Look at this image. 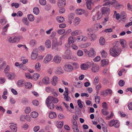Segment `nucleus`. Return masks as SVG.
<instances>
[{
  "label": "nucleus",
  "mask_w": 132,
  "mask_h": 132,
  "mask_svg": "<svg viewBox=\"0 0 132 132\" xmlns=\"http://www.w3.org/2000/svg\"><path fill=\"white\" fill-rule=\"evenodd\" d=\"M110 10L109 8L106 7H103L101 9V11L102 13L99 11H98L96 13V15H97V20H99L101 18L103 15H108L109 13Z\"/></svg>",
  "instance_id": "f257e3e1"
},
{
  "label": "nucleus",
  "mask_w": 132,
  "mask_h": 132,
  "mask_svg": "<svg viewBox=\"0 0 132 132\" xmlns=\"http://www.w3.org/2000/svg\"><path fill=\"white\" fill-rule=\"evenodd\" d=\"M121 49L116 46L111 48L110 50V54L114 57L118 55L121 53Z\"/></svg>",
  "instance_id": "f03ea898"
},
{
  "label": "nucleus",
  "mask_w": 132,
  "mask_h": 132,
  "mask_svg": "<svg viewBox=\"0 0 132 132\" xmlns=\"http://www.w3.org/2000/svg\"><path fill=\"white\" fill-rule=\"evenodd\" d=\"M114 125L115 127L118 128L119 126V123L118 120H112L109 122V126L112 127Z\"/></svg>",
  "instance_id": "7ed1b4c3"
},
{
  "label": "nucleus",
  "mask_w": 132,
  "mask_h": 132,
  "mask_svg": "<svg viewBox=\"0 0 132 132\" xmlns=\"http://www.w3.org/2000/svg\"><path fill=\"white\" fill-rule=\"evenodd\" d=\"M52 101L53 103H57L59 100L57 98L54 97L53 96H49L46 99V102L48 103V102H51Z\"/></svg>",
  "instance_id": "20e7f679"
},
{
  "label": "nucleus",
  "mask_w": 132,
  "mask_h": 132,
  "mask_svg": "<svg viewBox=\"0 0 132 132\" xmlns=\"http://www.w3.org/2000/svg\"><path fill=\"white\" fill-rule=\"evenodd\" d=\"M93 64L92 62H87L86 63H83L81 64L80 67L82 70H87L90 68Z\"/></svg>",
  "instance_id": "39448f33"
},
{
  "label": "nucleus",
  "mask_w": 132,
  "mask_h": 132,
  "mask_svg": "<svg viewBox=\"0 0 132 132\" xmlns=\"http://www.w3.org/2000/svg\"><path fill=\"white\" fill-rule=\"evenodd\" d=\"M53 56L50 54H48L45 56L44 59V62L47 64L50 62L52 59Z\"/></svg>",
  "instance_id": "423d86ee"
},
{
  "label": "nucleus",
  "mask_w": 132,
  "mask_h": 132,
  "mask_svg": "<svg viewBox=\"0 0 132 132\" xmlns=\"http://www.w3.org/2000/svg\"><path fill=\"white\" fill-rule=\"evenodd\" d=\"M64 68V70L67 72H71L73 70V67L70 64L65 65Z\"/></svg>",
  "instance_id": "0eeeda50"
},
{
  "label": "nucleus",
  "mask_w": 132,
  "mask_h": 132,
  "mask_svg": "<svg viewBox=\"0 0 132 132\" xmlns=\"http://www.w3.org/2000/svg\"><path fill=\"white\" fill-rule=\"evenodd\" d=\"M66 4V1L65 0H59L57 5L59 8L63 7Z\"/></svg>",
  "instance_id": "6e6552de"
},
{
  "label": "nucleus",
  "mask_w": 132,
  "mask_h": 132,
  "mask_svg": "<svg viewBox=\"0 0 132 132\" xmlns=\"http://www.w3.org/2000/svg\"><path fill=\"white\" fill-rule=\"evenodd\" d=\"M53 60L55 63L59 64L61 60V57L58 55H56L54 57Z\"/></svg>",
  "instance_id": "1a4fd4ad"
},
{
  "label": "nucleus",
  "mask_w": 132,
  "mask_h": 132,
  "mask_svg": "<svg viewBox=\"0 0 132 132\" xmlns=\"http://www.w3.org/2000/svg\"><path fill=\"white\" fill-rule=\"evenodd\" d=\"M99 67L98 65L95 64H93L92 68V70L94 72H96L99 71Z\"/></svg>",
  "instance_id": "9d476101"
},
{
  "label": "nucleus",
  "mask_w": 132,
  "mask_h": 132,
  "mask_svg": "<svg viewBox=\"0 0 132 132\" xmlns=\"http://www.w3.org/2000/svg\"><path fill=\"white\" fill-rule=\"evenodd\" d=\"M88 56L90 57H94L95 55V52L93 48H92L90 49V51L88 52Z\"/></svg>",
  "instance_id": "9b49d317"
},
{
  "label": "nucleus",
  "mask_w": 132,
  "mask_h": 132,
  "mask_svg": "<svg viewBox=\"0 0 132 132\" xmlns=\"http://www.w3.org/2000/svg\"><path fill=\"white\" fill-rule=\"evenodd\" d=\"M74 17V14L71 13L68 16V22L70 24L72 23V21L73 20Z\"/></svg>",
  "instance_id": "f8f14e48"
},
{
  "label": "nucleus",
  "mask_w": 132,
  "mask_h": 132,
  "mask_svg": "<svg viewBox=\"0 0 132 132\" xmlns=\"http://www.w3.org/2000/svg\"><path fill=\"white\" fill-rule=\"evenodd\" d=\"M55 72L57 74H61L63 73V71L61 67H59L56 69Z\"/></svg>",
  "instance_id": "ddd939ff"
},
{
  "label": "nucleus",
  "mask_w": 132,
  "mask_h": 132,
  "mask_svg": "<svg viewBox=\"0 0 132 132\" xmlns=\"http://www.w3.org/2000/svg\"><path fill=\"white\" fill-rule=\"evenodd\" d=\"M19 39L18 37H11L9 39V41L11 43H14L19 41Z\"/></svg>",
  "instance_id": "4468645a"
},
{
  "label": "nucleus",
  "mask_w": 132,
  "mask_h": 132,
  "mask_svg": "<svg viewBox=\"0 0 132 132\" xmlns=\"http://www.w3.org/2000/svg\"><path fill=\"white\" fill-rule=\"evenodd\" d=\"M49 117L51 119L56 118L57 117L56 114L55 112H50L49 113Z\"/></svg>",
  "instance_id": "2eb2a0df"
},
{
  "label": "nucleus",
  "mask_w": 132,
  "mask_h": 132,
  "mask_svg": "<svg viewBox=\"0 0 132 132\" xmlns=\"http://www.w3.org/2000/svg\"><path fill=\"white\" fill-rule=\"evenodd\" d=\"M6 76L9 79H13L15 76L14 73H12L10 74L8 72L5 73Z\"/></svg>",
  "instance_id": "dca6fc26"
},
{
  "label": "nucleus",
  "mask_w": 132,
  "mask_h": 132,
  "mask_svg": "<svg viewBox=\"0 0 132 132\" xmlns=\"http://www.w3.org/2000/svg\"><path fill=\"white\" fill-rule=\"evenodd\" d=\"M10 127L11 130L12 132H16L17 130L16 124L10 125Z\"/></svg>",
  "instance_id": "f3484780"
},
{
  "label": "nucleus",
  "mask_w": 132,
  "mask_h": 132,
  "mask_svg": "<svg viewBox=\"0 0 132 132\" xmlns=\"http://www.w3.org/2000/svg\"><path fill=\"white\" fill-rule=\"evenodd\" d=\"M42 82L43 83L46 85H48L50 83V79L47 77H45L43 78L42 80Z\"/></svg>",
  "instance_id": "a211bd4d"
},
{
  "label": "nucleus",
  "mask_w": 132,
  "mask_h": 132,
  "mask_svg": "<svg viewBox=\"0 0 132 132\" xmlns=\"http://www.w3.org/2000/svg\"><path fill=\"white\" fill-rule=\"evenodd\" d=\"M37 51H33L31 55V58L32 59L35 60L37 58Z\"/></svg>",
  "instance_id": "6ab92c4d"
},
{
  "label": "nucleus",
  "mask_w": 132,
  "mask_h": 132,
  "mask_svg": "<svg viewBox=\"0 0 132 132\" xmlns=\"http://www.w3.org/2000/svg\"><path fill=\"white\" fill-rule=\"evenodd\" d=\"M53 78V79L51 81L52 84L53 86H55L57 84V81L58 80V78L57 76H54Z\"/></svg>",
  "instance_id": "aec40b11"
},
{
  "label": "nucleus",
  "mask_w": 132,
  "mask_h": 132,
  "mask_svg": "<svg viewBox=\"0 0 132 132\" xmlns=\"http://www.w3.org/2000/svg\"><path fill=\"white\" fill-rule=\"evenodd\" d=\"M92 0H85L87 8L89 10H91V9L90 5L92 3Z\"/></svg>",
  "instance_id": "412c9836"
},
{
  "label": "nucleus",
  "mask_w": 132,
  "mask_h": 132,
  "mask_svg": "<svg viewBox=\"0 0 132 132\" xmlns=\"http://www.w3.org/2000/svg\"><path fill=\"white\" fill-rule=\"evenodd\" d=\"M76 38L75 37L73 36L70 37L68 39V43L69 44L73 43L75 42Z\"/></svg>",
  "instance_id": "4be33fe9"
},
{
  "label": "nucleus",
  "mask_w": 132,
  "mask_h": 132,
  "mask_svg": "<svg viewBox=\"0 0 132 132\" xmlns=\"http://www.w3.org/2000/svg\"><path fill=\"white\" fill-rule=\"evenodd\" d=\"M46 104L47 106L51 109H53L54 108V105L53 103L51 102H46Z\"/></svg>",
  "instance_id": "5701e85b"
},
{
  "label": "nucleus",
  "mask_w": 132,
  "mask_h": 132,
  "mask_svg": "<svg viewBox=\"0 0 132 132\" xmlns=\"http://www.w3.org/2000/svg\"><path fill=\"white\" fill-rule=\"evenodd\" d=\"M56 19L57 22L59 23L63 22L64 20V17L62 16H58Z\"/></svg>",
  "instance_id": "b1692460"
},
{
  "label": "nucleus",
  "mask_w": 132,
  "mask_h": 132,
  "mask_svg": "<svg viewBox=\"0 0 132 132\" xmlns=\"http://www.w3.org/2000/svg\"><path fill=\"white\" fill-rule=\"evenodd\" d=\"M99 42L101 46H103L105 45V40L102 37L100 38Z\"/></svg>",
  "instance_id": "393cba45"
},
{
  "label": "nucleus",
  "mask_w": 132,
  "mask_h": 132,
  "mask_svg": "<svg viewBox=\"0 0 132 132\" xmlns=\"http://www.w3.org/2000/svg\"><path fill=\"white\" fill-rule=\"evenodd\" d=\"M27 118H29V120H30V118L29 116L28 115H26V116L22 115L20 117V119L21 121H24V120Z\"/></svg>",
  "instance_id": "a878e982"
},
{
  "label": "nucleus",
  "mask_w": 132,
  "mask_h": 132,
  "mask_svg": "<svg viewBox=\"0 0 132 132\" xmlns=\"http://www.w3.org/2000/svg\"><path fill=\"white\" fill-rule=\"evenodd\" d=\"M120 44L123 47H125L126 46V40L122 39H120Z\"/></svg>",
  "instance_id": "bb28decb"
},
{
  "label": "nucleus",
  "mask_w": 132,
  "mask_h": 132,
  "mask_svg": "<svg viewBox=\"0 0 132 132\" xmlns=\"http://www.w3.org/2000/svg\"><path fill=\"white\" fill-rule=\"evenodd\" d=\"M80 21V19L78 17H76L75 18V20L73 21V24L75 26L78 25Z\"/></svg>",
  "instance_id": "cd10ccee"
},
{
  "label": "nucleus",
  "mask_w": 132,
  "mask_h": 132,
  "mask_svg": "<svg viewBox=\"0 0 132 132\" xmlns=\"http://www.w3.org/2000/svg\"><path fill=\"white\" fill-rule=\"evenodd\" d=\"M40 64L39 63H36L35 66V68L37 71H38L40 70Z\"/></svg>",
  "instance_id": "c85d7f7f"
},
{
  "label": "nucleus",
  "mask_w": 132,
  "mask_h": 132,
  "mask_svg": "<svg viewBox=\"0 0 132 132\" xmlns=\"http://www.w3.org/2000/svg\"><path fill=\"white\" fill-rule=\"evenodd\" d=\"M108 63V61L107 59H105L102 60L101 65L102 67L107 65Z\"/></svg>",
  "instance_id": "c756f323"
},
{
  "label": "nucleus",
  "mask_w": 132,
  "mask_h": 132,
  "mask_svg": "<svg viewBox=\"0 0 132 132\" xmlns=\"http://www.w3.org/2000/svg\"><path fill=\"white\" fill-rule=\"evenodd\" d=\"M69 94H65L64 93L63 95H64V98L67 101H69L71 100V98L69 96Z\"/></svg>",
  "instance_id": "7c9ffc66"
},
{
  "label": "nucleus",
  "mask_w": 132,
  "mask_h": 132,
  "mask_svg": "<svg viewBox=\"0 0 132 132\" xmlns=\"http://www.w3.org/2000/svg\"><path fill=\"white\" fill-rule=\"evenodd\" d=\"M80 32V33H81V32H80V30H75L73 31L71 33V35L73 36H76L80 34H79Z\"/></svg>",
  "instance_id": "2f4dec72"
},
{
  "label": "nucleus",
  "mask_w": 132,
  "mask_h": 132,
  "mask_svg": "<svg viewBox=\"0 0 132 132\" xmlns=\"http://www.w3.org/2000/svg\"><path fill=\"white\" fill-rule=\"evenodd\" d=\"M46 47L47 48H50L51 45V41L49 40H47L45 43Z\"/></svg>",
  "instance_id": "473e14b6"
},
{
  "label": "nucleus",
  "mask_w": 132,
  "mask_h": 132,
  "mask_svg": "<svg viewBox=\"0 0 132 132\" xmlns=\"http://www.w3.org/2000/svg\"><path fill=\"white\" fill-rule=\"evenodd\" d=\"M38 113L37 112L34 111L31 113V116L32 117L35 118L38 117Z\"/></svg>",
  "instance_id": "72a5a7b5"
},
{
  "label": "nucleus",
  "mask_w": 132,
  "mask_h": 132,
  "mask_svg": "<svg viewBox=\"0 0 132 132\" xmlns=\"http://www.w3.org/2000/svg\"><path fill=\"white\" fill-rule=\"evenodd\" d=\"M27 17L28 20L31 21H33L35 19L34 16L31 14L28 15Z\"/></svg>",
  "instance_id": "f704fd0d"
},
{
  "label": "nucleus",
  "mask_w": 132,
  "mask_h": 132,
  "mask_svg": "<svg viewBox=\"0 0 132 132\" xmlns=\"http://www.w3.org/2000/svg\"><path fill=\"white\" fill-rule=\"evenodd\" d=\"M120 16L122 19H125L126 17V14L124 11H122L121 13Z\"/></svg>",
  "instance_id": "c9c22d12"
},
{
  "label": "nucleus",
  "mask_w": 132,
  "mask_h": 132,
  "mask_svg": "<svg viewBox=\"0 0 132 132\" xmlns=\"http://www.w3.org/2000/svg\"><path fill=\"white\" fill-rule=\"evenodd\" d=\"M33 12L34 13L37 15L39 13V10L38 8L37 7H35L33 9Z\"/></svg>",
  "instance_id": "e433bc0d"
},
{
  "label": "nucleus",
  "mask_w": 132,
  "mask_h": 132,
  "mask_svg": "<svg viewBox=\"0 0 132 132\" xmlns=\"http://www.w3.org/2000/svg\"><path fill=\"white\" fill-rule=\"evenodd\" d=\"M28 100L26 98H22L21 101V102L24 104H27L28 103Z\"/></svg>",
  "instance_id": "4c0bfd02"
},
{
  "label": "nucleus",
  "mask_w": 132,
  "mask_h": 132,
  "mask_svg": "<svg viewBox=\"0 0 132 132\" xmlns=\"http://www.w3.org/2000/svg\"><path fill=\"white\" fill-rule=\"evenodd\" d=\"M32 87V84L30 82H27L25 84V87L26 88L29 89Z\"/></svg>",
  "instance_id": "58836bf2"
},
{
  "label": "nucleus",
  "mask_w": 132,
  "mask_h": 132,
  "mask_svg": "<svg viewBox=\"0 0 132 132\" xmlns=\"http://www.w3.org/2000/svg\"><path fill=\"white\" fill-rule=\"evenodd\" d=\"M24 83V81L22 80H20L18 81L17 84L18 85L19 87L22 86L23 84Z\"/></svg>",
  "instance_id": "ea45409f"
},
{
  "label": "nucleus",
  "mask_w": 132,
  "mask_h": 132,
  "mask_svg": "<svg viewBox=\"0 0 132 132\" xmlns=\"http://www.w3.org/2000/svg\"><path fill=\"white\" fill-rule=\"evenodd\" d=\"M39 77V75L37 73H34L33 76V78L35 80H37Z\"/></svg>",
  "instance_id": "a19ab883"
},
{
  "label": "nucleus",
  "mask_w": 132,
  "mask_h": 132,
  "mask_svg": "<svg viewBox=\"0 0 132 132\" xmlns=\"http://www.w3.org/2000/svg\"><path fill=\"white\" fill-rule=\"evenodd\" d=\"M63 125V121H60L58 122L57 125V127L59 128H61Z\"/></svg>",
  "instance_id": "79ce46f5"
},
{
  "label": "nucleus",
  "mask_w": 132,
  "mask_h": 132,
  "mask_svg": "<svg viewBox=\"0 0 132 132\" xmlns=\"http://www.w3.org/2000/svg\"><path fill=\"white\" fill-rule=\"evenodd\" d=\"M36 42V41L35 40L32 39L30 40L29 44L31 46L33 47L35 45Z\"/></svg>",
  "instance_id": "37998d69"
},
{
  "label": "nucleus",
  "mask_w": 132,
  "mask_h": 132,
  "mask_svg": "<svg viewBox=\"0 0 132 132\" xmlns=\"http://www.w3.org/2000/svg\"><path fill=\"white\" fill-rule=\"evenodd\" d=\"M77 13L79 14L82 15L85 12V10L83 9L77 10Z\"/></svg>",
  "instance_id": "c03bdc74"
},
{
  "label": "nucleus",
  "mask_w": 132,
  "mask_h": 132,
  "mask_svg": "<svg viewBox=\"0 0 132 132\" xmlns=\"http://www.w3.org/2000/svg\"><path fill=\"white\" fill-rule=\"evenodd\" d=\"M22 21L24 24L27 25H28L29 22L27 18H24L22 19Z\"/></svg>",
  "instance_id": "a18cd8bd"
},
{
  "label": "nucleus",
  "mask_w": 132,
  "mask_h": 132,
  "mask_svg": "<svg viewBox=\"0 0 132 132\" xmlns=\"http://www.w3.org/2000/svg\"><path fill=\"white\" fill-rule=\"evenodd\" d=\"M118 84L120 86L122 87L125 85V81L122 80H120L119 81Z\"/></svg>",
  "instance_id": "49530a36"
},
{
  "label": "nucleus",
  "mask_w": 132,
  "mask_h": 132,
  "mask_svg": "<svg viewBox=\"0 0 132 132\" xmlns=\"http://www.w3.org/2000/svg\"><path fill=\"white\" fill-rule=\"evenodd\" d=\"M101 53L102 55V57L105 58L107 56V53L104 50H103Z\"/></svg>",
  "instance_id": "de8ad7c7"
},
{
  "label": "nucleus",
  "mask_w": 132,
  "mask_h": 132,
  "mask_svg": "<svg viewBox=\"0 0 132 132\" xmlns=\"http://www.w3.org/2000/svg\"><path fill=\"white\" fill-rule=\"evenodd\" d=\"M100 97L99 96H95V102L97 104H99L100 102Z\"/></svg>",
  "instance_id": "09e8293b"
},
{
  "label": "nucleus",
  "mask_w": 132,
  "mask_h": 132,
  "mask_svg": "<svg viewBox=\"0 0 132 132\" xmlns=\"http://www.w3.org/2000/svg\"><path fill=\"white\" fill-rule=\"evenodd\" d=\"M65 31L64 29H60L57 30V32L59 34L62 35L65 32Z\"/></svg>",
  "instance_id": "8fccbe9b"
},
{
  "label": "nucleus",
  "mask_w": 132,
  "mask_h": 132,
  "mask_svg": "<svg viewBox=\"0 0 132 132\" xmlns=\"http://www.w3.org/2000/svg\"><path fill=\"white\" fill-rule=\"evenodd\" d=\"M40 4L42 5H45L46 4V2L45 0H39Z\"/></svg>",
  "instance_id": "3c124183"
},
{
  "label": "nucleus",
  "mask_w": 132,
  "mask_h": 132,
  "mask_svg": "<svg viewBox=\"0 0 132 132\" xmlns=\"http://www.w3.org/2000/svg\"><path fill=\"white\" fill-rule=\"evenodd\" d=\"M11 5L12 6H14L16 8H18L19 6V4L16 3H13L11 4Z\"/></svg>",
  "instance_id": "603ef678"
},
{
  "label": "nucleus",
  "mask_w": 132,
  "mask_h": 132,
  "mask_svg": "<svg viewBox=\"0 0 132 132\" xmlns=\"http://www.w3.org/2000/svg\"><path fill=\"white\" fill-rule=\"evenodd\" d=\"M82 83L78 82L74 85V86L77 88H80L82 87Z\"/></svg>",
  "instance_id": "864d4df0"
},
{
  "label": "nucleus",
  "mask_w": 132,
  "mask_h": 132,
  "mask_svg": "<svg viewBox=\"0 0 132 132\" xmlns=\"http://www.w3.org/2000/svg\"><path fill=\"white\" fill-rule=\"evenodd\" d=\"M90 41L96 39V36L95 34H91L90 36Z\"/></svg>",
  "instance_id": "5fc2aeb1"
},
{
  "label": "nucleus",
  "mask_w": 132,
  "mask_h": 132,
  "mask_svg": "<svg viewBox=\"0 0 132 132\" xmlns=\"http://www.w3.org/2000/svg\"><path fill=\"white\" fill-rule=\"evenodd\" d=\"M100 94L101 95L104 97L108 95L107 92L105 90L103 91L100 92Z\"/></svg>",
  "instance_id": "6e6d98bb"
},
{
  "label": "nucleus",
  "mask_w": 132,
  "mask_h": 132,
  "mask_svg": "<svg viewBox=\"0 0 132 132\" xmlns=\"http://www.w3.org/2000/svg\"><path fill=\"white\" fill-rule=\"evenodd\" d=\"M77 55L79 56H81L83 54V52L82 50H78L77 53Z\"/></svg>",
  "instance_id": "4d7b16f0"
},
{
  "label": "nucleus",
  "mask_w": 132,
  "mask_h": 132,
  "mask_svg": "<svg viewBox=\"0 0 132 132\" xmlns=\"http://www.w3.org/2000/svg\"><path fill=\"white\" fill-rule=\"evenodd\" d=\"M104 109H102L101 110V112L102 114L104 115H107L109 114V112H108L106 111V110Z\"/></svg>",
  "instance_id": "13d9d810"
},
{
  "label": "nucleus",
  "mask_w": 132,
  "mask_h": 132,
  "mask_svg": "<svg viewBox=\"0 0 132 132\" xmlns=\"http://www.w3.org/2000/svg\"><path fill=\"white\" fill-rule=\"evenodd\" d=\"M52 48L54 50L57 51L59 50V49L58 48V46L56 45L53 44H52Z\"/></svg>",
  "instance_id": "bf43d9fd"
},
{
  "label": "nucleus",
  "mask_w": 132,
  "mask_h": 132,
  "mask_svg": "<svg viewBox=\"0 0 132 132\" xmlns=\"http://www.w3.org/2000/svg\"><path fill=\"white\" fill-rule=\"evenodd\" d=\"M19 67L20 68H21L23 70H26L27 69L26 66L23 65V64L21 63L19 64Z\"/></svg>",
  "instance_id": "052dcab7"
},
{
  "label": "nucleus",
  "mask_w": 132,
  "mask_h": 132,
  "mask_svg": "<svg viewBox=\"0 0 132 132\" xmlns=\"http://www.w3.org/2000/svg\"><path fill=\"white\" fill-rule=\"evenodd\" d=\"M123 7V6L122 5L118 4L115 6V8L116 9H119Z\"/></svg>",
  "instance_id": "680f3d73"
},
{
  "label": "nucleus",
  "mask_w": 132,
  "mask_h": 132,
  "mask_svg": "<svg viewBox=\"0 0 132 132\" xmlns=\"http://www.w3.org/2000/svg\"><path fill=\"white\" fill-rule=\"evenodd\" d=\"M99 81V78L98 77H96L94 80V84L95 85H97L98 82Z\"/></svg>",
  "instance_id": "e2e57ef3"
},
{
  "label": "nucleus",
  "mask_w": 132,
  "mask_h": 132,
  "mask_svg": "<svg viewBox=\"0 0 132 132\" xmlns=\"http://www.w3.org/2000/svg\"><path fill=\"white\" fill-rule=\"evenodd\" d=\"M77 103L79 107L82 108L83 107V105L81 103V101L80 100H79L77 101Z\"/></svg>",
  "instance_id": "0e129e2a"
},
{
  "label": "nucleus",
  "mask_w": 132,
  "mask_h": 132,
  "mask_svg": "<svg viewBox=\"0 0 132 132\" xmlns=\"http://www.w3.org/2000/svg\"><path fill=\"white\" fill-rule=\"evenodd\" d=\"M6 62L5 61H3L2 63L0 65V69H3L4 67L6 65Z\"/></svg>",
  "instance_id": "69168bd1"
},
{
  "label": "nucleus",
  "mask_w": 132,
  "mask_h": 132,
  "mask_svg": "<svg viewBox=\"0 0 132 132\" xmlns=\"http://www.w3.org/2000/svg\"><path fill=\"white\" fill-rule=\"evenodd\" d=\"M107 92V94H109L110 95H111L112 93V90L110 89H108L105 90Z\"/></svg>",
  "instance_id": "338daca9"
},
{
  "label": "nucleus",
  "mask_w": 132,
  "mask_h": 132,
  "mask_svg": "<svg viewBox=\"0 0 132 132\" xmlns=\"http://www.w3.org/2000/svg\"><path fill=\"white\" fill-rule=\"evenodd\" d=\"M102 107L104 108V109L107 110L108 109L107 105L106 102H104L102 103Z\"/></svg>",
  "instance_id": "774afa93"
}]
</instances>
